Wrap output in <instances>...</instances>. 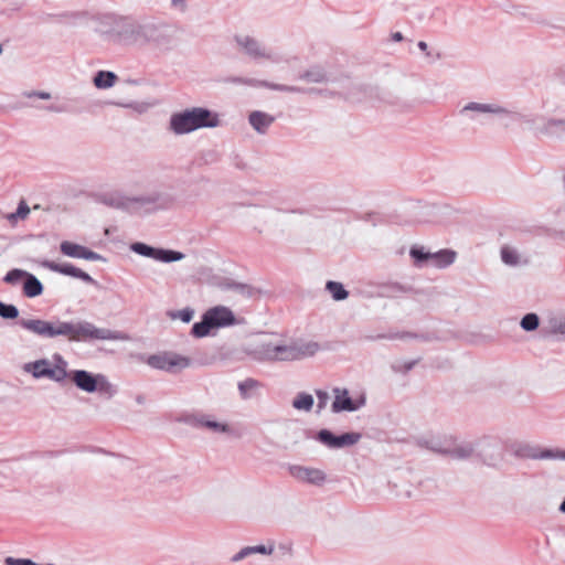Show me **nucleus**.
I'll use <instances>...</instances> for the list:
<instances>
[{
    "label": "nucleus",
    "instance_id": "f257e3e1",
    "mask_svg": "<svg viewBox=\"0 0 565 565\" xmlns=\"http://www.w3.org/2000/svg\"><path fill=\"white\" fill-rule=\"evenodd\" d=\"M18 323L22 329L42 339L63 337L70 342L129 340V335L125 332L97 328L94 323L86 320L62 321L56 319L55 321H49L40 318H20Z\"/></svg>",
    "mask_w": 565,
    "mask_h": 565
},
{
    "label": "nucleus",
    "instance_id": "f03ea898",
    "mask_svg": "<svg viewBox=\"0 0 565 565\" xmlns=\"http://www.w3.org/2000/svg\"><path fill=\"white\" fill-rule=\"evenodd\" d=\"M319 349V344L315 341L286 342L277 339H265L255 345L250 355L257 361L285 362L312 356Z\"/></svg>",
    "mask_w": 565,
    "mask_h": 565
},
{
    "label": "nucleus",
    "instance_id": "7ed1b4c3",
    "mask_svg": "<svg viewBox=\"0 0 565 565\" xmlns=\"http://www.w3.org/2000/svg\"><path fill=\"white\" fill-rule=\"evenodd\" d=\"M233 43L237 52L256 62L286 66L299 62L298 56L291 51L282 47H269L259 39L247 33H236L233 36Z\"/></svg>",
    "mask_w": 565,
    "mask_h": 565
},
{
    "label": "nucleus",
    "instance_id": "20e7f679",
    "mask_svg": "<svg viewBox=\"0 0 565 565\" xmlns=\"http://www.w3.org/2000/svg\"><path fill=\"white\" fill-rule=\"evenodd\" d=\"M221 126L220 115L204 107H191L173 113L168 129L177 136L189 135L203 128Z\"/></svg>",
    "mask_w": 565,
    "mask_h": 565
},
{
    "label": "nucleus",
    "instance_id": "39448f33",
    "mask_svg": "<svg viewBox=\"0 0 565 565\" xmlns=\"http://www.w3.org/2000/svg\"><path fill=\"white\" fill-rule=\"evenodd\" d=\"M239 323L241 321L236 319L228 307L218 305L203 313L202 320L192 326L191 334L194 338H204L210 334L212 329L227 328Z\"/></svg>",
    "mask_w": 565,
    "mask_h": 565
},
{
    "label": "nucleus",
    "instance_id": "423d86ee",
    "mask_svg": "<svg viewBox=\"0 0 565 565\" xmlns=\"http://www.w3.org/2000/svg\"><path fill=\"white\" fill-rule=\"evenodd\" d=\"M71 382L85 393H98L107 399L113 398L118 393L117 385L113 384L103 373L72 370Z\"/></svg>",
    "mask_w": 565,
    "mask_h": 565
},
{
    "label": "nucleus",
    "instance_id": "0eeeda50",
    "mask_svg": "<svg viewBox=\"0 0 565 565\" xmlns=\"http://www.w3.org/2000/svg\"><path fill=\"white\" fill-rule=\"evenodd\" d=\"M147 23L124 20L118 22L109 33L114 43L122 46L145 47Z\"/></svg>",
    "mask_w": 565,
    "mask_h": 565
},
{
    "label": "nucleus",
    "instance_id": "6e6552de",
    "mask_svg": "<svg viewBox=\"0 0 565 565\" xmlns=\"http://www.w3.org/2000/svg\"><path fill=\"white\" fill-rule=\"evenodd\" d=\"M509 451L518 458L523 459H559L565 460V450L561 449H541L535 445L524 441H514L510 444Z\"/></svg>",
    "mask_w": 565,
    "mask_h": 565
},
{
    "label": "nucleus",
    "instance_id": "1a4fd4ad",
    "mask_svg": "<svg viewBox=\"0 0 565 565\" xmlns=\"http://www.w3.org/2000/svg\"><path fill=\"white\" fill-rule=\"evenodd\" d=\"M146 363L156 370L175 373L190 366L189 358L175 352H160L147 358Z\"/></svg>",
    "mask_w": 565,
    "mask_h": 565
},
{
    "label": "nucleus",
    "instance_id": "9d476101",
    "mask_svg": "<svg viewBox=\"0 0 565 565\" xmlns=\"http://www.w3.org/2000/svg\"><path fill=\"white\" fill-rule=\"evenodd\" d=\"M169 51L175 46L174 31L167 24L147 23L146 46Z\"/></svg>",
    "mask_w": 565,
    "mask_h": 565
},
{
    "label": "nucleus",
    "instance_id": "9b49d317",
    "mask_svg": "<svg viewBox=\"0 0 565 565\" xmlns=\"http://www.w3.org/2000/svg\"><path fill=\"white\" fill-rule=\"evenodd\" d=\"M332 393L333 402L331 405V411L334 414L342 412H356L366 403V398L363 394H361L358 398H352L349 394V391L344 387H334Z\"/></svg>",
    "mask_w": 565,
    "mask_h": 565
},
{
    "label": "nucleus",
    "instance_id": "f8f14e48",
    "mask_svg": "<svg viewBox=\"0 0 565 565\" xmlns=\"http://www.w3.org/2000/svg\"><path fill=\"white\" fill-rule=\"evenodd\" d=\"M130 249L143 257H149L162 263L179 262L184 258V254L178 250L156 248L145 243H134L130 245Z\"/></svg>",
    "mask_w": 565,
    "mask_h": 565
},
{
    "label": "nucleus",
    "instance_id": "ddd939ff",
    "mask_svg": "<svg viewBox=\"0 0 565 565\" xmlns=\"http://www.w3.org/2000/svg\"><path fill=\"white\" fill-rule=\"evenodd\" d=\"M477 455L490 467H498L503 460L501 444L498 439L483 437L477 441Z\"/></svg>",
    "mask_w": 565,
    "mask_h": 565
},
{
    "label": "nucleus",
    "instance_id": "4468645a",
    "mask_svg": "<svg viewBox=\"0 0 565 565\" xmlns=\"http://www.w3.org/2000/svg\"><path fill=\"white\" fill-rule=\"evenodd\" d=\"M361 437L360 433L354 431L337 436L329 429H321L317 433L316 440L330 449H341L358 444Z\"/></svg>",
    "mask_w": 565,
    "mask_h": 565
},
{
    "label": "nucleus",
    "instance_id": "2eb2a0df",
    "mask_svg": "<svg viewBox=\"0 0 565 565\" xmlns=\"http://www.w3.org/2000/svg\"><path fill=\"white\" fill-rule=\"evenodd\" d=\"M188 423L196 429H206L216 435H228L232 433V428L227 423L220 422L215 416L209 414L193 415L188 418Z\"/></svg>",
    "mask_w": 565,
    "mask_h": 565
},
{
    "label": "nucleus",
    "instance_id": "dca6fc26",
    "mask_svg": "<svg viewBox=\"0 0 565 565\" xmlns=\"http://www.w3.org/2000/svg\"><path fill=\"white\" fill-rule=\"evenodd\" d=\"M288 471L296 480L312 486L321 487L327 481V473L319 468L292 465L289 466Z\"/></svg>",
    "mask_w": 565,
    "mask_h": 565
},
{
    "label": "nucleus",
    "instance_id": "f3484780",
    "mask_svg": "<svg viewBox=\"0 0 565 565\" xmlns=\"http://www.w3.org/2000/svg\"><path fill=\"white\" fill-rule=\"evenodd\" d=\"M434 449L441 455L449 456L455 459H469L477 454V443L472 441H457L451 438L446 447H434Z\"/></svg>",
    "mask_w": 565,
    "mask_h": 565
},
{
    "label": "nucleus",
    "instance_id": "a211bd4d",
    "mask_svg": "<svg viewBox=\"0 0 565 565\" xmlns=\"http://www.w3.org/2000/svg\"><path fill=\"white\" fill-rule=\"evenodd\" d=\"M60 250L63 255L71 257V258H81L86 259L90 262H105L106 259L98 253L88 249L87 247L70 242V241H63L60 244Z\"/></svg>",
    "mask_w": 565,
    "mask_h": 565
},
{
    "label": "nucleus",
    "instance_id": "6ab92c4d",
    "mask_svg": "<svg viewBox=\"0 0 565 565\" xmlns=\"http://www.w3.org/2000/svg\"><path fill=\"white\" fill-rule=\"evenodd\" d=\"M41 266L51 271L81 279L87 284H95V280L92 278L90 275L73 266L72 264H58L52 260H43L41 262Z\"/></svg>",
    "mask_w": 565,
    "mask_h": 565
},
{
    "label": "nucleus",
    "instance_id": "aec40b11",
    "mask_svg": "<svg viewBox=\"0 0 565 565\" xmlns=\"http://www.w3.org/2000/svg\"><path fill=\"white\" fill-rule=\"evenodd\" d=\"M72 370H68V362L60 354L52 355L49 380L64 384L66 380L71 381Z\"/></svg>",
    "mask_w": 565,
    "mask_h": 565
},
{
    "label": "nucleus",
    "instance_id": "412c9836",
    "mask_svg": "<svg viewBox=\"0 0 565 565\" xmlns=\"http://www.w3.org/2000/svg\"><path fill=\"white\" fill-rule=\"evenodd\" d=\"M161 195L159 193H149L136 196H129V212L139 213L141 211H151L157 206Z\"/></svg>",
    "mask_w": 565,
    "mask_h": 565
},
{
    "label": "nucleus",
    "instance_id": "4be33fe9",
    "mask_svg": "<svg viewBox=\"0 0 565 565\" xmlns=\"http://www.w3.org/2000/svg\"><path fill=\"white\" fill-rule=\"evenodd\" d=\"M469 113H475L478 115H508V114H510V111L507 108H504L498 104H484V103H476V102L468 103L460 110L461 115H467Z\"/></svg>",
    "mask_w": 565,
    "mask_h": 565
},
{
    "label": "nucleus",
    "instance_id": "5701e85b",
    "mask_svg": "<svg viewBox=\"0 0 565 565\" xmlns=\"http://www.w3.org/2000/svg\"><path fill=\"white\" fill-rule=\"evenodd\" d=\"M214 285L222 291H232L244 297H252L253 295L252 286L236 281L228 277L216 278Z\"/></svg>",
    "mask_w": 565,
    "mask_h": 565
},
{
    "label": "nucleus",
    "instance_id": "b1692460",
    "mask_svg": "<svg viewBox=\"0 0 565 565\" xmlns=\"http://www.w3.org/2000/svg\"><path fill=\"white\" fill-rule=\"evenodd\" d=\"M231 82L235 83V84H243V85H249V86L259 85V86H264L269 89L278 90V92H288V93H302L303 92L302 88L297 87V86L275 84V83H269L266 81H257L254 78L235 77Z\"/></svg>",
    "mask_w": 565,
    "mask_h": 565
},
{
    "label": "nucleus",
    "instance_id": "393cba45",
    "mask_svg": "<svg viewBox=\"0 0 565 565\" xmlns=\"http://www.w3.org/2000/svg\"><path fill=\"white\" fill-rule=\"evenodd\" d=\"M537 130L546 137L562 138L565 136V118H547Z\"/></svg>",
    "mask_w": 565,
    "mask_h": 565
},
{
    "label": "nucleus",
    "instance_id": "a878e982",
    "mask_svg": "<svg viewBox=\"0 0 565 565\" xmlns=\"http://www.w3.org/2000/svg\"><path fill=\"white\" fill-rule=\"evenodd\" d=\"M249 125L253 127L254 130H256L258 134L264 135L267 132L268 128L273 125L275 121L274 116L260 111V110H254L248 116Z\"/></svg>",
    "mask_w": 565,
    "mask_h": 565
},
{
    "label": "nucleus",
    "instance_id": "bb28decb",
    "mask_svg": "<svg viewBox=\"0 0 565 565\" xmlns=\"http://www.w3.org/2000/svg\"><path fill=\"white\" fill-rule=\"evenodd\" d=\"M50 369L51 361L47 359H40L33 362H29L23 366L24 372L31 374L34 379H49Z\"/></svg>",
    "mask_w": 565,
    "mask_h": 565
},
{
    "label": "nucleus",
    "instance_id": "cd10ccee",
    "mask_svg": "<svg viewBox=\"0 0 565 565\" xmlns=\"http://www.w3.org/2000/svg\"><path fill=\"white\" fill-rule=\"evenodd\" d=\"M501 260L511 267H516L521 265H525L527 260L522 256V254L513 246L503 245L500 249Z\"/></svg>",
    "mask_w": 565,
    "mask_h": 565
},
{
    "label": "nucleus",
    "instance_id": "c85d7f7f",
    "mask_svg": "<svg viewBox=\"0 0 565 565\" xmlns=\"http://www.w3.org/2000/svg\"><path fill=\"white\" fill-rule=\"evenodd\" d=\"M456 256V252L451 249H441L436 253H431L430 267L439 269L446 268L455 262Z\"/></svg>",
    "mask_w": 565,
    "mask_h": 565
},
{
    "label": "nucleus",
    "instance_id": "c756f323",
    "mask_svg": "<svg viewBox=\"0 0 565 565\" xmlns=\"http://www.w3.org/2000/svg\"><path fill=\"white\" fill-rule=\"evenodd\" d=\"M43 292L42 282L32 274L26 273L23 282V294L25 297L34 298Z\"/></svg>",
    "mask_w": 565,
    "mask_h": 565
},
{
    "label": "nucleus",
    "instance_id": "7c9ffc66",
    "mask_svg": "<svg viewBox=\"0 0 565 565\" xmlns=\"http://www.w3.org/2000/svg\"><path fill=\"white\" fill-rule=\"evenodd\" d=\"M299 78L308 83L317 84L327 83L329 81L326 70L318 65L311 66L309 70L300 74Z\"/></svg>",
    "mask_w": 565,
    "mask_h": 565
},
{
    "label": "nucleus",
    "instance_id": "2f4dec72",
    "mask_svg": "<svg viewBox=\"0 0 565 565\" xmlns=\"http://www.w3.org/2000/svg\"><path fill=\"white\" fill-rule=\"evenodd\" d=\"M103 203L110 207L129 212V196L124 195L119 192L105 194L103 196Z\"/></svg>",
    "mask_w": 565,
    "mask_h": 565
},
{
    "label": "nucleus",
    "instance_id": "473e14b6",
    "mask_svg": "<svg viewBox=\"0 0 565 565\" xmlns=\"http://www.w3.org/2000/svg\"><path fill=\"white\" fill-rule=\"evenodd\" d=\"M409 255L413 258L414 266L417 268L430 267L431 253L426 252L422 246H413L409 250Z\"/></svg>",
    "mask_w": 565,
    "mask_h": 565
},
{
    "label": "nucleus",
    "instance_id": "72a5a7b5",
    "mask_svg": "<svg viewBox=\"0 0 565 565\" xmlns=\"http://www.w3.org/2000/svg\"><path fill=\"white\" fill-rule=\"evenodd\" d=\"M117 81V75L109 71H99L94 76V85L97 88L106 89L110 88L115 85Z\"/></svg>",
    "mask_w": 565,
    "mask_h": 565
},
{
    "label": "nucleus",
    "instance_id": "f704fd0d",
    "mask_svg": "<svg viewBox=\"0 0 565 565\" xmlns=\"http://www.w3.org/2000/svg\"><path fill=\"white\" fill-rule=\"evenodd\" d=\"M315 399L309 393L300 392L292 401V407L297 411L310 412L313 407Z\"/></svg>",
    "mask_w": 565,
    "mask_h": 565
},
{
    "label": "nucleus",
    "instance_id": "c9c22d12",
    "mask_svg": "<svg viewBox=\"0 0 565 565\" xmlns=\"http://www.w3.org/2000/svg\"><path fill=\"white\" fill-rule=\"evenodd\" d=\"M327 290L331 294L335 301L344 300L348 298L349 292L344 289L343 285L337 281H328L326 285Z\"/></svg>",
    "mask_w": 565,
    "mask_h": 565
},
{
    "label": "nucleus",
    "instance_id": "e433bc0d",
    "mask_svg": "<svg viewBox=\"0 0 565 565\" xmlns=\"http://www.w3.org/2000/svg\"><path fill=\"white\" fill-rule=\"evenodd\" d=\"M262 384L254 379H246L238 383V391L242 398L246 399L250 397L252 392L259 388Z\"/></svg>",
    "mask_w": 565,
    "mask_h": 565
},
{
    "label": "nucleus",
    "instance_id": "4c0bfd02",
    "mask_svg": "<svg viewBox=\"0 0 565 565\" xmlns=\"http://www.w3.org/2000/svg\"><path fill=\"white\" fill-rule=\"evenodd\" d=\"M520 326L525 331H534L540 326V318L536 313H526L520 322Z\"/></svg>",
    "mask_w": 565,
    "mask_h": 565
},
{
    "label": "nucleus",
    "instance_id": "58836bf2",
    "mask_svg": "<svg viewBox=\"0 0 565 565\" xmlns=\"http://www.w3.org/2000/svg\"><path fill=\"white\" fill-rule=\"evenodd\" d=\"M168 316L172 320L180 319L184 323H189L193 319L194 310L192 308L188 307V308H184L181 310L170 311V312H168Z\"/></svg>",
    "mask_w": 565,
    "mask_h": 565
},
{
    "label": "nucleus",
    "instance_id": "ea45409f",
    "mask_svg": "<svg viewBox=\"0 0 565 565\" xmlns=\"http://www.w3.org/2000/svg\"><path fill=\"white\" fill-rule=\"evenodd\" d=\"M0 317L10 320L17 319L19 317V309L14 305L0 301Z\"/></svg>",
    "mask_w": 565,
    "mask_h": 565
},
{
    "label": "nucleus",
    "instance_id": "a19ab883",
    "mask_svg": "<svg viewBox=\"0 0 565 565\" xmlns=\"http://www.w3.org/2000/svg\"><path fill=\"white\" fill-rule=\"evenodd\" d=\"M30 213V207L28 206L25 201H20L18 209L14 213L8 215V220L10 222H15L17 220H24Z\"/></svg>",
    "mask_w": 565,
    "mask_h": 565
},
{
    "label": "nucleus",
    "instance_id": "79ce46f5",
    "mask_svg": "<svg viewBox=\"0 0 565 565\" xmlns=\"http://www.w3.org/2000/svg\"><path fill=\"white\" fill-rule=\"evenodd\" d=\"M550 324L551 331L554 334H558L565 339V315L563 317L551 319Z\"/></svg>",
    "mask_w": 565,
    "mask_h": 565
},
{
    "label": "nucleus",
    "instance_id": "37998d69",
    "mask_svg": "<svg viewBox=\"0 0 565 565\" xmlns=\"http://www.w3.org/2000/svg\"><path fill=\"white\" fill-rule=\"evenodd\" d=\"M28 271L25 270H22V269H12L10 271L7 273V275L4 276L3 280L7 282V284H11V285H14L17 284L20 279L24 278L25 275H26Z\"/></svg>",
    "mask_w": 565,
    "mask_h": 565
},
{
    "label": "nucleus",
    "instance_id": "c03bdc74",
    "mask_svg": "<svg viewBox=\"0 0 565 565\" xmlns=\"http://www.w3.org/2000/svg\"><path fill=\"white\" fill-rule=\"evenodd\" d=\"M417 362H418L417 360L407 361V362H396L393 364V370L395 372L407 373L416 365Z\"/></svg>",
    "mask_w": 565,
    "mask_h": 565
},
{
    "label": "nucleus",
    "instance_id": "a18cd8bd",
    "mask_svg": "<svg viewBox=\"0 0 565 565\" xmlns=\"http://www.w3.org/2000/svg\"><path fill=\"white\" fill-rule=\"evenodd\" d=\"M256 554L255 553V548L254 546H246V547H243L238 553H236L233 557H232V562L234 563H237L250 555H254Z\"/></svg>",
    "mask_w": 565,
    "mask_h": 565
},
{
    "label": "nucleus",
    "instance_id": "49530a36",
    "mask_svg": "<svg viewBox=\"0 0 565 565\" xmlns=\"http://www.w3.org/2000/svg\"><path fill=\"white\" fill-rule=\"evenodd\" d=\"M6 565H38L35 562L29 558H14V557H7L4 559Z\"/></svg>",
    "mask_w": 565,
    "mask_h": 565
},
{
    "label": "nucleus",
    "instance_id": "de8ad7c7",
    "mask_svg": "<svg viewBox=\"0 0 565 565\" xmlns=\"http://www.w3.org/2000/svg\"><path fill=\"white\" fill-rule=\"evenodd\" d=\"M316 394L318 398V409L321 411L327 406L330 396L329 393L326 391H317Z\"/></svg>",
    "mask_w": 565,
    "mask_h": 565
},
{
    "label": "nucleus",
    "instance_id": "09e8293b",
    "mask_svg": "<svg viewBox=\"0 0 565 565\" xmlns=\"http://www.w3.org/2000/svg\"><path fill=\"white\" fill-rule=\"evenodd\" d=\"M451 438H445L444 440H439V439H433L428 443V448L435 452H437L434 447H446L447 446V443L450 441Z\"/></svg>",
    "mask_w": 565,
    "mask_h": 565
},
{
    "label": "nucleus",
    "instance_id": "8fccbe9b",
    "mask_svg": "<svg viewBox=\"0 0 565 565\" xmlns=\"http://www.w3.org/2000/svg\"><path fill=\"white\" fill-rule=\"evenodd\" d=\"M254 548H255V553L256 554L257 553H259V554H271L273 551H274L273 546L267 548L265 545H256V546H254Z\"/></svg>",
    "mask_w": 565,
    "mask_h": 565
},
{
    "label": "nucleus",
    "instance_id": "3c124183",
    "mask_svg": "<svg viewBox=\"0 0 565 565\" xmlns=\"http://www.w3.org/2000/svg\"><path fill=\"white\" fill-rule=\"evenodd\" d=\"M186 0H172V6L175 8L184 9Z\"/></svg>",
    "mask_w": 565,
    "mask_h": 565
},
{
    "label": "nucleus",
    "instance_id": "603ef678",
    "mask_svg": "<svg viewBox=\"0 0 565 565\" xmlns=\"http://www.w3.org/2000/svg\"><path fill=\"white\" fill-rule=\"evenodd\" d=\"M36 97L41 98V99H50L51 94L47 92H39V93H36Z\"/></svg>",
    "mask_w": 565,
    "mask_h": 565
},
{
    "label": "nucleus",
    "instance_id": "864d4df0",
    "mask_svg": "<svg viewBox=\"0 0 565 565\" xmlns=\"http://www.w3.org/2000/svg\"><path fill=\"white\" fill-rule=\"evenodd\" d=\"M392 40L395 42H399L403 40V34L401 32H395L392 34Z\"/></svg>",
    "mask_w": 565,
    "mask_h": 565
},
{
    "label": "nucleus",
    "instance_id": "5fc2aeb1",
    "mask_svg": "<svg viewBox=\"0 0 565 565\" xmlns=\"http://www.w3.org/2000/svg\"><path fill=\"white\" fill-rule=\"evenodd\" d=\"M417 46H418V49H419L420 51H426V50H427V47H428L427 43H426V42H424V41H419V42H418V44H417Z\"/></svg>",
    "mask_w": 565,
    "mask_h": 565
},
{
    "label": "nucleus",
    "instance_id": "6e6d98bb",
    "mask_svg": "<svg viewBox=\"0 0 565 565\" xmlns=\"http://www.w3.org/2000/svg\"><path fill=\"white\" fill-rule=\"evenodd\" d=\"M36 93H39V90H32V92L25 93V96L28 98L36 97Z\"/></svg>",
    "mask_w": 565,
    "mask_h": 565
},
{
    "label": "nucleus",
    "instance_id": "4d7b16f0",
    "mask_svg": "<svg viewBox=\"0 0 565 565\" xmlns=\"http://www.w3.org/2000/svg\"><path fill=\"white\" fill-rule=\"evenodd\" d=\"M559 511L565 513V499L563 500V502L559 505Z\"/></svg>",
    "mask_w": 565,
    "mask_h": 565
},
{
    "label": "nucleus",
    "instance_id": "13d9d810",
    "mask_svg": "<svg viewBox=\"0 0 565 565\" xmlns=\"http://www.w3.org/2000/svg\"><path fill=\"white\" fill-rule=\"evenodd\" d=\"M47 109L51 110V111H60V109H57V108H55L53 106L49 107Z\"/></svg>",
    "mask_w": 565,
    "mask_h": 565
},
{
    "label": "nucleus",
    "instance_id": "bf43d9fd",
    "mask_svg": "<svg viewBox=\"0 0 565 565\" xmlns=\"http://www.w3.org/2000/svg\"><path fill=\"white\" fill-rule=\"evenodd\" d=\"M2 51H3V50H2V45L0 44V54L2 53Z\"/></svg>",
    "mask_w": 565,
    "mask_h": 565
}]
</instances>
